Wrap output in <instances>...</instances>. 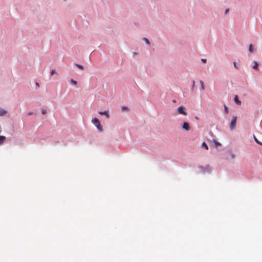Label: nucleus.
Listing matches in <instances>:
<instances>
[{"mask_svg": "<svg viewBox=\"0 0 262 262\" xmlns=\"http://www.w3.org/2000/svg\"><path fill=\"white\" fill-rule=\"evenodd\" d=\"M7 113V111L3 108H0V116H4Z\"/></svg>", "mask_w": 262, "mask_h": 262, "instance_id": "nucleus-7", "label": "nucleus"}, {"mask_svg": "<svg viewBox=\"0 0 262 262\" xmlns=\"http://www.w3.org/2000/svg\"><path fill=\"white\" fill-rule=\"evenodd\" d=\"M41 113L43 115H45L47 113V110H45V109H42L41 110Z\"/></svg>", "mask_w": 262, "mask_h": 262, "instance_id": "nucleus-21", "label": "nucleus"}, {"mask_svg": "<svg viewBox=\"0 0 262 262\" xmlns=\"http://www.w3.org/2000/svg\"><path fill=\"white\" fill-rule=\"evenodd\" d=\"M182 128L187 131L189 130L190 126L189 123L188 122H184L182 125Z\"/></svg>", "mask_w": 262, "mask_h": 262, "instance_id": "nucleus-3", "label": "nucleus"}, {"mask_svg": "<svg viewBox=\"0 0 262 262\" xmlns=\"http://www.w3.org/2000/svg\"><path fill=\"white\" fill-rule=\"evenodd\" d=\"M92 122L96 125L97 126V124H98V123H100L99 119L96 118H95L94 119H93L92 120Z\"/></svg>", "mask_w": 262, "mask_h": 262, "instance_id": "nucleus-6", "label": "nucleus"}, {"mask_svg": "<svg viewBox=\"0 0 262 262\" xmlns=\"http://www.w3.org/2000/svg\"><path fill=\"white\" fill-rule=\"evenodd\" d=\"M224 110L226 113H228V108L226 105H224Z\"/></svg>", "mask_w": 262, "mask_h": 262, "instance_id": "nucleus-22", "label": "nucleus"}, {"mask_svg": "<svg viewBox=\"0 0 262 262\" xmlns=\"http://www.w3.org/2000/svg\"><path fill=\"white\" fill-rule=\"evenodd\" d=\"M233 65H234V67L236 68V69H238V67H237V66L236 64V63L235 62H233Z\"/></svg>", "mask_w": 262, "mask_h": 262, "instance_id": "nucleus-23", "label": "nucleus"}, {"mask_svg": "<svg viewBox=\"0 0 262 262\" xmlns=\"http://www.w3.org/2000/svg\"><path fill=\"white\" fill-rule=\"evenodd\" d=\"M144 39V40L145 41V42H146L147 45H150V42H149V40H148V39H147V38H144V39Z\"/></svg>", "mask_w": 262, "mask_h": 262, "instance_id": "nucleus-19", "label": "nucleus"}, {"mask_svg": "<svg viewBox=\"0 0 262 262\" xmlns=\"http://www.w3.org/2000/svg\"><path fill=\"white\" fill-rule=\"evenodd\" d=\"M36 85H37L38 86H39V84H38V83L36 82Z\"/></svg>", "mask_w": 262, "mask_h": 262, "instance_id": "nucleus-27", "label": "nucleus"}, {"mask_svg": "<svg viewBox=\"0 0 262 262\" xmlns=\"http://www.w3.org/2000/svg\"><path fill=\"white\" fill-rule=\"evenodd\" d=\"M177 111L180 114H182L184 115H187V113L184 111V107L182 106L178 107Z\"/></svg>", "mask_w": 262, "mask_h": 262, "instance_id": "nucleus-2", "label": "nucleus"}, {"mask_svg": "<svg viewBox=\"0 0 262 262\" xmlns=\"http://www.w3.org/2000/svg\"><path fill=\"white\" fill-rule=\"evenodd\" d=\"M97 128H98V129L101 132L102 131L103 129H102V126L100 124V123H98V124H97V126H96Z\"/></svg>", "mask_w": 262, "mask_h": 262, "instance_id": "nucleus-9", "label": "nucleus"}, {"mask_svg": "<svg viewBox=\"0 0 262 262\" xmlns=\"http://www.w3.org/2000/svg\"><path fill=\"white\" fill-rule=\"evenodd\" d=\"M200 83L201 84V90L202 91L204 90L205 87H204V84L202 80H200Z\"/></svg>", "mask_w": 262, "mask_h": 262, "instance_id": "nucleus-11", "label": "nucleus"}, {"mask_svg": "<svg viewBox=\"0 0 262 262\" xmlns=\"http://www.w3.org/2000/svg\"><path fill=\"white\" fill-rule=\"evenodd\" d=\"M228 11H229V9H226L225 12V14H227L228 12Z\"/></svg>", "mask_w": 262, "mask_h": 262, "instance_id": "nucleus-25", "label": "nucleus"}, {"mask_svg": "<svg viewBox=\"0 0 262 262\" xmlns=\"http://www.w3.org/2000/svg\"><path fill=\"white\" fill-rule=\"evenodd\" d=\"M214 144L215 145V146H221V144L217 142V141H214Z\"/></svg>", "mask_w": 262, "mask_h": 262, "instance_id": "nucleus-17", "label": "nucleus"}, {"mask_svg": "<svg viewBox=\"0 0 262 262\" xmlns=\"http://www.w3.org/2000/svg\"><path fill=\"white\" fill-rule=\"evenodd\" d=\"M55 73V70L53 69V70H52L50 72V74L51 76H52L53 74H54Z\"/></svg>", "mask_w": 262, "mask_h": 262, "instance_id": "nucleus-20", "label": "nucleus"}, {"mask_svg": "<svg viewBox=\"0 0 262 262\" xmlns=\"http://www.w3.org/2000/svg\"><path fill=\"white\" fill-rule=\"evenodd\" d=\"M234 101L238 105H241V102L238 99V97L236 95L234 97Z\"/></svg>", "mask_w": 262, "mask_h": 262, "instance_id": "nucleus-8", "label": "nucleus"}, {"mask_svg": "<svg viewBox=\"0 0 262 262\" xmlns=\"http://www.w3.org/2000/svg\"><path fill=\"white\" fill-rule=\"evenodd\" d=\"M121 110L123 112L126 111H128V108L127 107H126V106H123L121 107Z\"/></svg>", "mask_w": 262, "mask_h": 262, "instance_id": "nucleus-12", "label": "nucleus"}, {"mask_svg": "<svg viewBox=\"0 0 262 262\" xmlns=\"http://www.w3.org/2000/svg\"><path fill=\"white\" fill-rule=\"evenodd\" d=\"M76 66L77 68H78L79 69H81V70H83L84 69L82 65H81V64H76Z\"/></svg>", "mask_w": 262, "mask_h": 262, "instance_id": "nucleus-14", "label": "nucleus"}, {"mask_svg": "<svg viewBox=\"0 0 262 262\" xmlns=\"http://www.w3.org/2000/svg\"><path fill=\"white\" fill-rule=\"evenodd\" d=\"M201 60L204 63H206L207 61L206 59H202Z\"/></svg>", "mask_w": 262, "mask_h": 262, "instance_id": "nucleus-24", "label": "nucleus"}, {"mask_svg": "<svg viewBox=\"0 0 262 262\" xmlns=\"http://www.w3.org/2000/svg\"><path fill=\"white\" fill-rule=\"evenodd\" d=\"M236 119V117L235 116H233L232 118V120L230 124V128L231 130H233L235 128Z\"/></svg>", "mask_w": 262, "mask_h": 262, "instance_id": "nucleus-1", "label": "nucleus"}, {"mask_svg": "<svg viewBox=\"0 0 262 262\" xmlns=\"http://www.w3.org/2000/svg\"><path fill=\"white\" fill-rule=\"evenodd\" d=\"M71 82L72 84H74L75 85H76L77 84V81H75V80H73V79H71Z\"/></svg>", "mask_w": 262, "mask_h": 262, "instance_id": "nucleus-18", "label": "nucleus"}, {"mask_svg": "<svg viewBox=\"0 0 262 262\" xmlns=\"http://www.w3.org/2000/svg\"><path fill=\"white\" fill-rule=\"evenodd\" d=\"M194 85H195V82H194V81H193L192 88H193V87L194 86Z\"/></svg>", "mask_w": 262, "mask_h": 262, "instance_id": "nucleus-26", "label": "nucleus"}, {"mask_svg": "<svg viewBox=\"0 0 262 262\" xmlns=\"http://www.w3.org/2000/svg\"><path fill=\"white\" fill-rule=\"evenodd\" d=\"M99 113L100 115H105L106 117L107 118H110V115H109L107 111L99 112Z\"/></svg>", "mask_w": 262, "mask_h": 262, "instance_id": "nucleus-5", "label": "nucleus"}, {"mask_svg": "<svg viewBox=\"0 0 262 262\" xmlns=\"http://www.w3.org/2000/svg\"><path fill=\"white\" fill-rule=\"evenodd\" d=\"M249 51L251 53H253L254 52V49L253 48V45L252 44H250L249 45Z\"/></svg>", "mask_w": 262, "mask_h": 262, "instance_id": "nucleus-10", "label": "nucleus"}, {"mask_svg": "<svg viewBox=\"0 0 262 262\" xmlns=\"http://www.w3.org/2000/svg\"><path fill=\"white\" fill-rule=\"evenodd\" d=\"M202 146L203 147L205 148L206 149H208L207 145L205 142H203L202 144Z\"/></svg>", "mask_w": 262, "mask_h": 262, "instance_id": "nucleus-13", "label": "nucleus"}, {"mask_svg": "<svg viewBox=\"0 0 262 262\" xmlns=\"http://www.w3.org/2000/svg\"><path fill=\"white\" fill-rule=\"evenodd\" d=\"M254 139L255 141L257 143H258V144H260V145H262V143H261V142H260V141H259L255 136H254Z\"/></svg>", "mask_w": 262, "mask_h": 262, "instance_id": "nucleus-16", "label": "nucleus"}, {"mask_svg": "<svg viewBox=\"0 0 262 262\" xmlns=\"http://www.w3.org/2000/svg\"><path fill=\"white\" fill-rule=\"evenodd\" d=\"M253 68L255 70H257L258 68V63L256 62H254V65L253 66Z\"/></svg>", "mask_w": 262, "mask_h": 262, "instance_id": "nucleus-15", "label": "nucleus"}, {"mask_svg": "<svg viewBox=\"0 0 262 262\" xmlns=\"http://www.w3.org/2000/svg\"><path fill=\"white\" fill-rule=\"evenodd\" d=\"M6 138L3 136H0V145L3 144L6 141Z\"/></svg>", "mask_w": 262, "mask_h": 262, "instance_id": "nucleus-4", "label": "nucleus"}]
</instances>
